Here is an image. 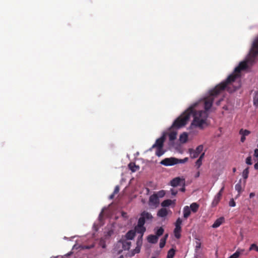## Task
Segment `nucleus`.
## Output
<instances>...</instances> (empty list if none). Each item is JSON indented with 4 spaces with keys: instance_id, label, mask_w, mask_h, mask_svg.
<instances>
[{
    "instance_id": "obj_1",
    "label": "nucleus",
    "mask_w": 258,
    "mask_h": 258,
    "mask_svg": "<svg viewBox=\"0 0 258 258\" xmlns=\"http://www.w3.org/2000/svg\"><path fill=\"white\" fill-rule=\"evenodd\" d=\"M247 68V64L246 62L242 61L240 62L239 65L235 68L234 73L229 75L225 81L221 82L213 90H211L210 95L205 98V111H196L195 107L197 104L195 103L190 106L174 121L170 129H178L185 126L191 116L194 117V120L190 125L191 127L194 126L203 129L205 126H207L208 124L206 122L208 115L207 111L212 107L214 98L226 89L229 92H232L236 90L238 87H234L233 89H231L230 86L237 78L240 76L241 71Z\"/></svg>"
},
{
    "instance_id": "obj_2",
    "label": "nucleus",
    "mask_w": 258,
    "mask_h": 258,
    "mask_svg": "<svg viewBox=\"0 0 258 258\" xmlns=\"http://www.w3.org/2000/svg\"><path fill=\"white\" fill-rule=\"evenodd\" d=\"M152 219L153 216L150 213L145 211L142 212L138 220V224L135 227V230L128 231L125 235V239L128 240L133 239L135 237L136 232L141 234L140 238L142 239L146 230L144 227L146 221H151Z\"/></svg>"
},
{
    "instance_id": "obj_3",
    "label": "nucleus",
    "mask_w": 258,
    "mask_h": 258,
    "mask_svg": "<svg viewBox=\"0 0 258 258\" xmlns=\"http://www.w3.org/2000/svg\"><path fill=\"white\" fill-rule=\"evenodd\" d=\"M258 55V36L254 39L252 43L251 48L247 58V61L249 63H253L256 56Z\"/></svg>"
},
{
    "instance_id": "obj_4",
    "label": "nucleus",
    "mask_w": 258,
    "mask_h": 258,
    "mask_svg": "<svg viewBox=\"0 0 258 258\" xmlns=\"http://www.w3.org/2000/svg\"><path fill=\"white\" fill-rule=\"evenodd\" d=\"M164 230L162 227L159 228L156 232V235H149L148 236L147 240L149 243H156L158 241L159 237L161 236L164 233Z\"/></svg>"
},
{
    "instance_id": "obj_5",
    "label": "nucleus",
    "mask_w": 258,
    "mask_h": 258,
    "mask_svg": "<svg viewBox=\"0 0 258 258\" xmlns=\"http://www.w3.org/2000/svg\"><path fill=\"white\" fill-rule=\"evenodd\" d=\"M116 245L118 247L121 246L122 249L118 250V253H120L123 250H129L131 246V242L124 238H122L118 241Z\"/></svg>"
},
{
    "instance_id": "obj_6",
    "label": "nucleus",
    "mask_w": 258,
    "mask_h": 258,
    "mask_svg": "<svg viewBox=\"0 0 258 258\" xmlns=\"http://www.w3.org/2000/svg\"><path fill=\"white\" fill-rule=\"evenodd\" d=\"M177 158L174 157L166 158L160 162V164L166 166H172L177 164Z\"/></svg>"
},
{
    "instance_id": "obj_7",
    "label": "nucleus",
    "mask_w": 258,
    "mask_h": 258,
    "mask_svg": "<svg viewBox=\"0 0 258 258\" xmlns=\"http://www.w3.org/2000/svg\"><path fill=\"white\" fill-rule=\"evenodd\" d=\"M165 136L166 135L164 133L160 138L157 139L155 143L152 146V148H163L165 140Z\"/></svg>"
},
{
    "instance_id": "obj_8",
    "label": "nucleus",
    "mask_w": 258,
    "mask_h": 258,
    "mask_svg": "<svg viewBox=\"0 0 258 258\" xmlns=\"http://www.w3.org/2000/svg\"><path fill=\"white\" fill-rule=\"evenodd\" d=\"M184 181V179H181L179 177H175L170 181V185L173 187H176L181 184V182Z\"/></svg>"
},
{
    "instance_id": "obj_9",
    "label": "nucleus",
    "mask_w": 258,
    "mask_h": 258,
    "mask_svg": "<svg viewBox=\"0 0 258 258\" xmlns=\"http://www.w3.org/2000/svg\"><path fill=\"white\" fill-rule=\"evenodd\" d=\"M159 203V199L156 194H153L149 198V205L157 206Z\"/></svg>"
},
{
    "instance_id": "obj_10",
    "label": "nucleus",
    "mask_w": 258,
    "mask_h": 258,
    "mask_svg": "<svg viewBox=\"0 0 258 258\" xmlns=\"http://www.w3.org/2000/svg\"><path fill=\"white\" fill-rule=\"evenodd\" d=\"M169 212H171L170 210L162 208L158 211L157 215L159 217L164 218L168 214Z\"/></svg>"
},
{
    "instance_id": "obj_11",
    "label": "nucleus",
    "mask_w": 258,
    "mask_h": 258,
    "mask_svg": "<svg viewBox=\"0 0 258 258\" xmlns=\"http://www.w3.org/2000/svg\"><path fill=\"white\" fill-rule=\"evenodd\" d=\"M224 221V218L223 217L218 218L212 225V227L216 228L219 227Z\"/></svg>"
},
{
    "instance_id": "obj_12",
    "label": "nucleus",
    "mask_w": 258,
    "mask_h": 258,
    "mask_svg": "<svg viewBox=\"0 0 258 258\" xmlns=\"http://www.w3.org/2000/svg\"><path fill=\"white\" fill-rule=\"evenodd\" d=\"M222 198V196L220 195V194H217V195L215 196L212 205L213 207H216Z\"/></svg>"
},
{
    "instance_id": "obj_13",
    "label": "nucleus",
    "mask_w": 258,
    "mask_h": 258,
    "mask_svg": "<svg viewBox=\"0 0 258 258\" xmlns=\"http://www.w3.org/2000/svg\"><path fill=\"white\" fill-rule=\"evenodd\" d=\"M128 167L133 172H135L140 169L139 166L137 165L134 162H131L129 163Z\"/></svg>"
},
{
    "instance_id": "obj_14",
    "label": "nucleus",
    "mask_w": 258,
    "mask_h": 258,
    "mask_svg": "<svg viewBox=\"0 0 258 258\" xmlns=\"http://www.w3.org/2000/svg\"><path fill=\"white\" fill-rule=\"evenodd\" d=\"M191 211L189 207L186 206L183 208V217L187 219L190 215Z\"/></svg>"
},
{
    "instance_id": "obj_15",
    "label": "nucleus",
    "mask_w": 258,
    "mask_h": 258,
    "mask_svg": "<svg viewBox=\"0 0 258 258\" xmlns=\"http://www.w3.org/2000/svg\"><path fill=\"white\" fill-rule=\"evenodd\" d=\"M188 139V135L186 133H183L180 135L179 141L181 143H185Z\"/></svg>"
},
{
    "instance_id": "obj_16",
    "label": "nucleus",
    "mask_w": 258,
    "mask_h": 258,
    "mask_svg": "<svg viewBox=\"0 0 258 258\" xmlns=\"http://www.w3.org/2000/svg\"><path fill=\"white\" fill-rule=\"evenodd\" d=\"M181 231V227H175L174 230V234L175 237L179 239L181 237L180 232Z\"/></svg>"
},
{
    "instance_id": "obj_17",
    "label": "nucleus",
    "mask_w": 258,
    "mask_h": 258,
    "mask_svg": "<svg viewBox=\"0 0 258 258\" xmlns=\"http://www.w3.org/2000/svg\"><path fill=\"white\" fill-rule=\"evenodd\" d=\"M189 208L190 211L194 213H196L199 208V205L196 203H193L190 205Z\"/></svg>"
},
{
    "instance_id": "obj_18",
    "label": "nucleus",
    "mask_w": 258,
    "mask_h": 258,
    "mask_svg": "<svg viewBox=\"0 0 258 258\" xmlns=\"http://www.w3.org/2000/svg\"><path fill=\"white\" fill-rule=\"evenodd\" d=\"M244 249H238L237 251L234 253L232 255L229 256V258H238L240 254L244 251Z\"/></svg>"
},
{
    "instance_id": "obj_19",
    "label": "nucleus",
    "mask_w": 258,
    "mask_h": 258,
    "mask_svg": "<svg viewBox=\"0 0 258 258\" xmlns=\"http://www.w3.org/2000/svg\"><path fill=\"white\" fill-rule=\"evenodd\" d=\"M188 152L190 154V156L191 158H197L199 154H198L195 150L192 149H189L188 150Z\"/></svg>"
},
{
    "instance_id": "obj_20",
    "label": "nucleus",
    "mask_w": 258,
    "mask_h": 258,
    "mask_svg": "<svg viewBox=\"0 0 258 258\" xmlns=\"http://www.w3.org/2000/svg\"><path fill=\"white\" fill-rule=\"evenodd\" d=\"M172 203V201L171 200L168 199V200H164V201H163L161 203V205L163 208L167 207H168L170 205H171Z\"/></svg>"
},
{
    "instance_id": "obj_21",
    "label": "nucleus",
    "mask_w": 258,
    "mask_h": 258,
    "mask_svg": "<svg viewBox=\"0 0 258 258\" xmlns=\"http://www.w3.org/2000/svg\"><path fill=\"white\" fill-rule=\"evenodd\" d=\"M177 132H171L169 134V139L170 141H173L176 139Z\"/></svg>"
},
{
    "instance_id": "obj_22",
    "label": "nucleus",
    "mask_w": 258,
    "mask_h": 258,
    "mask_svg": "<svg viewBox=\"0 0 258 258\" xmlns=\"http://www.w3.org/2000/svg\"><path fill=\"white\" fill-rule=\"evenodd\" d=\"M248 174H249V168L247 167L242 172V176L245 180H246L248 178Z\"/></svg>"
},
{
    "instance_id": "obj_23",
    "label": "nucleus",
    "mask_w": 258,
    "mask_h": 258,
    "mask_svg": "<svg viewBox=\"0 0 258 258\" xmlns=\"http://www.w3.org/2000/svg\"><path fill=\"white\" fill-rule=\"evenodd\" d=\"M99 245L103 248H105L106 247V241L105 238H100L99 242Z\"/></svg>"
},
{
    "instance_id": "obj_24",
    "label": "nucleus",
    "mask_w": 258,
    "mask_h": 258,
    "mask_svg": "<svg viewBox=\"0 0 258 258\" xmlns=\"http://www.w3.org/2000/svg\"><path fill=\"white\" fill-rule=\"evenodd\" d=\"M174 255H175V250L173 248H171L168 251L167 257V258H173Z\"/></svg>"
},
{
    "instance_id": "obj_25",
    "label": "nucleus",
    "mask_w": 258,
    "mask_h": 258,
    "mask_svg": "<svg viewBox=\"0 0 258 258\" xmlns=\"http://www.w3.org/2000/svg\"><path fill=\"white\" fill-rule=\"evenodd\" d=\"M164 152L163 150V148H157V150L156 151V155L160 157L162 156L164 154Z\"/></svg>"
},
{
    "instance_id": "obj_26",
    "label": "nucleus",
    "mask_w": 258,
    "mask_h": 258,
    "mask_svg": "<svg viewBox=\"0 0 258 258\" xmlns=\"http://www.w3.org/2000/svg\"><path fill=\"white\" fill-rule=\"evenodd\" d=\"M235 189L238 191V194H240L242 191V187L240 182L237 183L235 186Z\"/></svg>"
},
{
    "instance_id": "obj_27",
    "label": "nucleus",
    "mask_w": 258,
    "mask_h": 258,
    "mask_svg": "<svg viewBox=\"0 0 258 258\" xmlns=\"http://www.w3.org/2000/svg\"><path fill=\"white\" fill-rule=\"evenodd\" d=\"M253 104L255 106H258V92H256L253 97Z\"/></svg>"
},
{
    "instance_id": "obj_28",
    "label": "nucleus",
    "mask_w": 258,
    "mask_h": 258,
    "mask_svg": "<svg viewBox=\"0 0 258 258\" xmlns=\"http://www.w3.org/2000/svg\"><path fill=\"white\" fill-rule=\"evenodd\" d=\"M239 134L244 136H248L250 134V132L247 130L241 129L239 131Z\"/></svg>"
},
{
    "instance_id": "obj_29",
    "label": "nucleus",
    "mask_w": 258,
    "mask_h": 258,
    "mask_svg": "<svg viewBox=\"0 0 258 258\" xmlns=\"http://www.w3.org/2000/svg\"><path fill=\"white\" fill-rule=\"evenodd\" d=\"M253 249H254L256 251L258 252V246L254 243L252 244L249 248V251H251Z\"/></svg>"
},
{
    "instance_id": "obj_30",
    "label": "nucleus",
    "mask_w": 258,
    "mask_h": 258,
    "mask_svg": "<svg viewBox=\"0 0 258 258\" xmlns=\"http://www.w3.org/2000/svg\"><path fill=\"white\" fill-rule=\"evenodd\" d=\"M203 145H199V146H198L197 147L196 149L195 150V151H196V152L200 155V154L203 151Z\"/></svg>"
},
{
    "instance_id": "obj_31",
    "label": "nucleus",
    "mask_w": 258,
    "mask_h": 258,
    "mask_svg": "<svg viewBox=\"0 0 258 258\" xmlns=\"http://www.w3.org/2000/svg\"><path fill=\"white\" fill-rule=\"evenodd\" d=\"M182 224V220L180 218H178L175 224V227H181V225Z\"/></svg>"
},
{
    "instance_id": "obj_32",
    "label": "nucleus",
    "mask_w": 258,
    "mask_h": 258,
    "mask_svg": "<svg viewBox=\"0 0 258 258\" xmlns=\"http://www.w3.org/2000/svg\"><path fill=\"white\" fill-rule=\"evenodd\" d=\"M165 243H166L165 239L161 238L160 240V243H159L160 247L161 248H163L165 246Z\"/></svg>"
},
{
    "instance_id": "obj_33",
    "label": "nucleus",
    "mask_w": 258,
    "mask_h": 258,
    "mask_svg": "<svg viewBox=\"0 0 258 258\" xmlns=\"http://www.w3.org/2000/svg\"><path fill=\"white\" fill-rule=\"evenodd\" d=\"M156 195H157L158 197L162 198L165 196V192L164 190H161L159 191Z\"/></svg>"
},
{
    "instance_id": "obj_34",
    "label": "nucleus",
    "mask_w": 258,
    "mask_h": 258,
    "mask_svg": "<svg viewBox=\"0 0 258 258\" xmlns=\"http://www.w3.org/2000/svg\"><path fill=\"white\" fill-rule=\"evenodd\" d=\"M201 247V243L200 242V239L196 241V245L195 247L196 251H198Z\"/></svg>"
},
{
    "instance_id": "obj_35",
    "label": "nucleus",
    "mask_w": 258,
    "mask_h": 258,
    "mask_svg": "<svg viewBox=\"0 0 258 258\" xmlns=\"http://www.w3.org/2000/svg\"><path fill=\"white\" fill-rule=\"evenodd\" d=\"M202 160L199 158L196 162V166H197V168H199L202 165Z\"/></svg>"
},
{
    "instance_id": "obj_36",
    "label": "nucleus",
    "mask_w": 258,
    "mask_h": 258,
    "mask_svg": "<svg viewBox=\"0 0 258 258\" xmlns=\"http://www.w3.org/2000/svg\"><path fill=\"white\" fill-rule=\"evenodd\" d=\"M229 205L230 207H235L236 206V203L234 201L233 199H230L229 202Z\"/></svg>"
},
{
    "instance_id": "obj_37",
    "label": "nucleus",
    "mask_w": 258,
    "mask_h": 258,
    "mask_svg": "<svg viewBox=\"0 0 258 258\" xmlns=\"http://www.w3.org/2000/svg\"><path fill=\"white\" fill-rule=\"evenodd\" d=\"M246 163L248 165H251L252 162H251V157L250 156H248L246 159Z\"/></svg>"
},
{
    "instance_id": "obj_38",
    "label": "nucleus",
    "mask_w": 258,
    "mask_h": 258,
    "mask_svg": "<svg viewBox=\"0 0 258 258\" xmlns=\"http://www.w3.org/2000/svg\"><path fill=\"white\" fill-rule=\"evenodd\" d=\"M170 191H171V195L173 196H176L178 192L177 190H176L174 188H171Z\"/></svg>"
},
{
    "instance_id": "obj_39",
    "label": "nucleus",
    "mask_w": 258,
    "mask_h": 258,
    "mask_svg": "<svg viewBox=\"0 0 258 258\" xmlns=\"http://www.w3.org/2000/svg\"><path fill=\"white\" fill-rule=\"evenodd\" d=\"M119 187L118 186H116L114 188L113 194L114 195L117 194L119 192Z\"/></svg>"
},
{
    "instance_id": "obj_40",
    "label": "nucleus",
    "mask_w": 258,
    "mask_h": 258,
    "mask_svg": "<svg viewBox=\"0 0 258 258\" xmlns=\"http://www.w3.org/2000/svg\"><path fill=\"white\" fill-rule=\"evenodd\" d=\"M182 184L183 185V186L180 188L179 189V190L182 191V192H184L185 190V187H184V185H185V181H183L182 183Z\"/></svg>"
},
{
    "instance_id": "obj_41",
    "label": "nucleus",
    "mask_w": 258,
    "mask_h": 258,
    "mask_svg": "<svg viewBox=\"0 0 258 258\" xmlns=\"http://www.w3.org/2000/svg\"><path fill=\"white\" fill-rule=\"evenodd\" d=\"M176 162H177V164L184 163L183 159H178L177 158V160L176 161Z\"/></svg>"
},
{
    "instance_id": "obj_42",
    "label": "nucleus",
    "mask_w": 258,
    "mask_h": 258,
    "mask_svg": "<svg viewBox=\"0 0 258 258\" xmlns=\"http://www.w3.org/2000/svg\"><path fill=\"white\" fill-rule=\"evenodd\" d=\"M224 185L222 186V187L221 188L220 191L217 194H220L221 196H222V192L224 191Z\"/></svg>"
},
{
    "instance_id": "obj_43",
    "label": "nucleus",
    "mask_w": 258,
    "mask_h": 258,
    "mask_svg": "<svg viewBox=\"0 0 258 258\" xmlns=\"http://www.w3.org/2000/svg\"><path fill=\"white\" fill-rule=\"evenodd\" d=\"M254 156L257 158L258 157V149H255L254 152Z\"/></svg>"
},
{
    "instance_id": "obj_44",
    "label": "nucleus",
    "mask_w": 258,
    "mask_h": 258,
    "mask_svg": "<svg viewBox=\"0 0 258 258\" xmlns=\"http://www.w3.org/2000/svg\"><path fill=\"white\" fill-rule=\"evenodd\" d=\"M245 136L242 135L241 139H240L241 142L243 143L245 141Z\"/></svg>"
},
{
    "instance_id": "obj_45",
    "label": "nucleus",
    "mask_w": 258,
    "mask_h": 258,
    "mask_svg": "<svg viewBox=\"0 0 258 258\" xmlns=\"http://www.w3.org/2000/svg\"><path fill=\"white\" fill-rule=\"evenodd\" d=\"M222 100H223V98L220 99L219 100H218L216 102V105H219L220 104L221 101H222Z\"/></svg>"
},
{
    "instance_id": "obj_46",
    "label": "nucleus",
    "mask_w": 258,
    "mask_h": 258,
    "mask_svg": "<svg viewBox=\"0 0 258 258\" xmlns=\"http://www.w3.org/2000/svg\"><path fill=\"white\" fill-rule=\"evenodd\" d=\"M122 216L123 217H124V218L127 217V214H126V213H125V212H122Z\"/></svg>"
},
{
    "instance_id": "obj_47",
    "label": "nucleus",
    "mask_w": 258,
    "mask_h": 258,
    "mask_svg": "<svg viewBox=\"0 0 258 258\" xmlns=\"http://www.w3.org/2000/svg\"><path fill=\"white\" fill-rule=\"evenodd\" d=\"M254 168L255 170H258V162L254 164Z\"/></svg>"
},
{
    "instance_id": "obj_48",
    "label": "nucleus",
    "mask_w": 258,
    "mask_h": 258,
    "mask_svg": "<svg viewBox=\"0 0 258 258\" xmlns=\"http://www.w3.org/2000/svg\"><path fill=\"white\" fill-rule=\"evenodd\" d=\"M254 196H255V194H254V192H251V193L249 194V197H250V198H253Z\"/></svg>"
},
{
    "instance_id": "obj_49",
    "label": "nucleus",
    "mask_w": 258,
    "mask_h": 258,
    "mask_svg": "<svg viewBox=\"0 0 258 258\" xmlns=\"http://www.w3.org/2000/svg\"><path fill=\"white\" fill-rule=\"evenodd\" d=\"M204 155H205V153H202V154L200 155V157H199V159H201V160H202V159H203V158H204Z\"/></svg>"
},
{
    "instance_id": "obj_50",
    "label": "nucleus",
    "mask_w": 258,
    "mask_h": 258,
    "mask_svg": "<svg viewBox=\"0 0 258 258\" xmlns=\"http://www.w3.org/2000/svg\"><path fill=\"white\" fill-rule=\"evenodd\" d=\"M184 163H185L188 161V158L186 157L183 159Z\"/></svg>"
},
{
    "instance_id": "obj_51",
    "label": "nucleus",
    "mask_w": 258,
    "mask_h": 258,
    "mask_svg": "<svg viewBox=\"0 0 258 258\" xmlns=\"http://www.w3.org/2000/svg\"><path fill=\"white\" fill-rule=\"evenodd\" d=\"M199 176H200V172H199V171H198V172L197 173L196 175H195V177H198Z\"/></svg>"
},
{
    "instance_id": "obj_52",
    "label": "nucleus",
    "mask_w": 258,
    "mask_h": 258,
    "mask_svg": "<svg viewBox=\"0 0 258 258\" xmlns=\"http://www.w3.org/2000/svg\"><path fill=\"white\" fill-rule=\"evenodd\" d=\"M168 234H166V235H165V236H164V237L163 238H165V241H166V239H167V238L168 237Z\"/></svg>"
},
{
    "instance_id": "obj_53",
    "label": "nucleus",
    "mask_w": 258,
    "mask_h": 258,
    "mask_svg": "<svg viewBox=\"0 0 258 258\" xmlns=\"http://www.w3.org/2000/svg\"><path fill=\"white\" fill-rule=\"evenodd\" d=\"M94 247V245H91V246H87V247H86V248L89 249V248H92V247Z\"/></svg>"
},
{
    "instance_id": "obj_54",
    "label": "nucleus",
    "mask_w": 258,
    "mask_h": 258,
    "mask_svg": "<svg viewBox=\"0 0 258 258\" xmlns=\"http://www.w3.org/2000/svg\"><path fill=\"white\" fill-rule=\"evenodd\" d=\"M114 194L113 193L110 196V199H113L114 197Z\"/></svg>"
},
{
    "instance_id": "obj_55",
    "label": "nucleus",
    "mask_w": 258,
    "mask_h": 258,
    "mask_svg": "<svg viewBox=\"0 0 258 258\" xmlns=\"http://www.w3.org/2000/svg\"><path fill=\"white\" fill-rule=\"evenodd\" d=\"M232 170H233V172H236V168H233L232 169Z\"/></svg>"
},
{
    "instance_id": "obj_56",
    "label": "nucleus",
    "mask_w": 258,
    "mask_h": 258,
    "mask_svg": "<svg viewBox=\"0 0 258 258\" xmlns=\"http://www.w3.org/2000/svg\"><path fill=\"white\" fill-rule=\"evenodd\" d=\"M118 258H123V256L122 255H120Z\"/></svg>"
},
{
    "instance_id": "obj_57",
    "label": "nucleus",
    "mask_w": 258,
    "mask_h": 258,
    "mask_svg": "<svg viewBox=\"0 0 258 258\" xmlns=\"http://www.w3.org/2000/svg\"><path fill=\"white\" fill-rule=\"evenodd\" d=\"M152 258H156L155 257H152Z\"/></svg>"
}]
</instances>
